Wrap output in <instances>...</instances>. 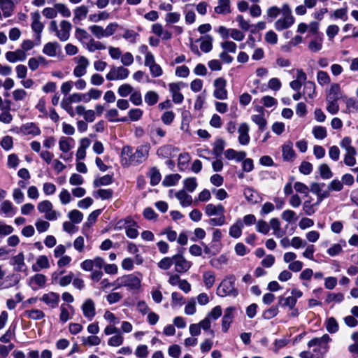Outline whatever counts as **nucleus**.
<instances>
[{
  "label": "nucleus",
  "instance_id": "3",
  "mask_svg": "<svg viewBox=\"0 0 358 358\" xmlns=\"http://www.w3.org/2000/svg\"><path fill=\"white\" fill-rule=\"evenodd\" d=\"M331 341V338L330 336L325 334L321 337H317L313 338L308 343V348H315L313 349V352H320V355H317V356H322L324 358V355L329 350V345L328 343Z\"/></svg>",
  "mask_w": 358,
  "mask_h": 358
},
{
  "label": "nucleus",
  "instance_id": "4",
  "mask_svg": "<svg viewBox=\"0 0 358 358\" xmlns=\"http://www.w3.org/2000/svg\"><path fill=\"white\" fill-rule=\"evenodd\" d=\"M234 276L224 278L217 288V294L221 297L227 295H237L238 292L234 287Z\"/></svg>",
  "mask_w": 358,
  "mask_h": 358
},
{
  "label": "nucleus",
  "instance_id": "5",
  "mask_svg": "<svg viewBox=\"0 0 358 358\" xmlns=\"http://www.w3.org/2000/svg\"><path fill=\"white\" fill-rule=\"evenodd\" d=\"M123 286L129 291H137L141 287V281L143 275L137 272L131 274H127L122 276Z\"/></svg>",
  "mask_w": 358,
  "mask_h": 358
},
{
  "label": "nucleus",
  "instance_id": "31",
  "mask_svg": "<svg viewBox=\"0 0 358 358\" xmlns=\"http://www.w3.org/2000/svg\"><path fill=\"white\" fill-rule=\"evenodd\" d=\"M341 97L340 85L338 83H333L327 94L326 99L338 101Z\"/></svg>",
  "mask_w": 358,
  "mask_h": 358
},
{
  "label": "nucleus",
  "instance_id": "33",
  "mask_svg": "<svg viewBox=\"0 0 358 358\" xmlns=\"http://www.w3.org/2000/svg\"><path fill=\"white\" fill-rule=\"evenodd\" d=\"M0 212L5 214L6 217H12L16 213V208L11 201L6 200L1 203Z\"/></svg>",
  "mask_w": 358,
  "mask_h": 358
},
{
  "label": "nucleus",
  "instance_id": "22",
  "mask_svg": "<svg viewBox=\"0 0 358 358\" xmlns=\"http://www.w3.org/2000/svg\"><path fill=\"white\" fill-rule=\"evenodd\" d=\"M205 214L208 217L215 215H220L224 214V208L221 204L215 205L213 203H208L205 206L204 208Z\"/></svg>",
  "mask_w": 358,
  "mask_h": 358
},
{
  "label": "nucleus",
  "instance_id": "2",
  "mask_svg": "<svg viewBox=\"0 0 358 358\" xmlns=\"http://www.w3.org/2000/svg\"><path fill=\"white\" fill-rule=\"evenodd\" d=\"M282 16L275 22V28L278 31H282L290 27L294 23V17L292 14V10L287 4H284L282 8Z\"/></svg>",
  "mask_w": 358,
  "mask_h": 358
},
{
  "label": "nucleus",
  "instance_id": "17",
  "mask_svg": "<svg viewBox=\"0 0 358 358\" xmlns=\"http://www.w3.org/2000/svg\"><path fill=\"white\" fill-rule=\"evenodd\" d=\"M40 301L43 302L45 305L51 308H55L58 306L60 296L59 294L54 292H49L42 295Z\"/></svg>",
  "mask_w": 358,
  "mask_h": 358
},
{
  "label": "nucleus",
  "instance_id": "34",
  "mask_svg": "<svg viewBox=\"0 0 358 358\" xmlns=\"http://www.w3.org/2000/svg\"><path fill=\"white\" fill-rule=\"evenodd\" d=\"M59 48V45L57 42H48L44 45L43 52L49 57H54L57 55Z\"/></svg>",
  "mask_w": 358,
  "mask_h": 358
},
{
  "label": "nucleus",
  "instance_id": "29",
  "mask_svg": "<svg viewBox=\"0 0 358 358\" xmlns=\"http://www.w3.org/2000/svg\"><path fill=\"white\" fill-rule=\"evenodd\" d=\"M83 46L90 52H94L96 50H103L106 48L103 43L95 41L93 38H91L87 43H85Z\"/></svg>",
  "mask_w": 358,
  "mask_h": 358
},
{
  "label": "nucleus",
  "instance_id": "35",
  "mask_svg": "<svg viewBox=\"0 0 358 358\" xmlns=\"http://www.w3.org/2000/svg\"><path fill=\"white\" fill-rule=\"evenodd\" d=\"M243 227V223L241 220H238L236 222L232 224L229 231V235L234 238H238L242 234V229Z\"/></svg>",
  "mask_w": 358,
  "mask_h": 358
},
{
  "label": "nucleus",
  "instance_id": "36",
  "mask_svg": "<svg viewBox=\"0 0 358 358\" xmlns=\"http://www.w3.org/2000/svg\"><path fill=\"white\" fill-rule=\"evenodd\" d=\"M322 46L323 38L321 36H317L309 42L308 48L312 52H317L322 49Z\"/></svg>",
  "mask_w": 358,
  "mask_h": 358
},
{
  "label": "nucleus",
  "instance_id": "53",
  "mask_svg": "<svg viewBox=\"0 0 358 358\" xmlns=\"http://www.w3.org/2000/svg\"><path fill=\"white\" fill-rule=\"evenodd\" d=\"M139 37V34L131 29H125L122 38L131 43H136L137 38Z\"/></svg>",
  "mask_w": 358,
  "mask_h": 358
},
{
  "label": "nucleus",
  "instance_id": "12",
  "mask_svg": "<svg viewBox=\"0 0 358 358\" xmlns=\"http://www.w3.org/2000/svg\"><path fill=\"white\" fill-rule=\"evenodd\" d=\"M175 271L177 273H185L192 266V262L187 260L183 255L177 254L173 255Z\"/></svg>",
  "mask_w": 358,
  "mask_h": 358
},
{
  "label": "nucleus",
  "instance_id": "39",
  "mask_svg": "<svg viewBox=\"0 0 358 358\" xmlns=\"http://www.w3.org/2000/svg\"><path fill=\"white\" fill-rule=\"evenodd\" d=\"M75 37L83 45H85V43H87V41H88L92 38L85 29L80 27L76 28Z\"/></svg>",
  "mask_w": 358,
  "mask_h": 358
},
{
  "label": "nucleus",
  "instance_id": "23",
  "mask_svg": "<svg viewBox=\"0 0 358 358\" xmlns=\"http://www.w3.org/2000/svg\"><path fill=\"white\" fill-rule=\"evenodd\" d=\"M6 59L12 63L16 62H23L27 58V54L24 52V50L17 49L15 51H8L6 53Z\"/></svg>",
  "mask_w": 358,
  "mask_h": 358
},
{
  "label": "nucleus",
  "instance_id": "59",
  "mask_svg": "<svg viewBox=\"0 0 358 358\" xmlns=\"http://www.w3.org/2000/svg\"><path fill=\"white\" fill-rule=\"evenodd\" d=\"M252 120L259 126L260 130L263 131L266 125V120L264 117V113H261L252 116Z\"/></svg>",
  "mask_w": 358,
  "mask_h": 358
},
{
  "label": "nucleus",
  "instance_id": "62",
  "mask_svg": "<svg viewBox=\"0 0 358 358\" xmlns=\"http://www.w3.org/2000/svg\"><path fill=\"white\" fill-rule=\"evenodd\" d=\"M281 218L287 222H292L296 221L297 216L294 210L287 209L282 213Z\"/></svg>",
  "mask_w": 358,
  "mask_h": 358
},
{
  "label": "nucleus",
  "instance_id": "25",
  "mask_svg": "<svg viewBox=\"0 0 358 358\" xmlns=\"http://www.w3.org/2000/svg\"><path fill=\"white\" fill-rule=\"evenodd\" d=\"M249 127L246 123H241L238 129V142L240 144L245 145L250 141V136L248 134Z\"/></svg>",
  "mask_w": 358,
  "mask_h": 358
},
{
  "label": "nucleus",
  "instance_id": "1",
  "mask_svg": "<svg viewBox=\"0 0 358 358\" xmlns=\"http://www.w3.org/2000/svg\"><path fill=\"white\" fill-rule=\"evenodd\" d=\"M48 29L50 32L55 33L61 41H66L70 37L72 24L70 22L63 20L58 25L57 21L52 20L49 23Z\"/></svg>",
  "mask_w": 358,
  "mask_h": 358
},
{
  "label": "nucleus",
  "instance_id": "11",
  "mask_svg": "<svg viewBox=\"0 0 358 358\" xmlns=\"http://www.w3.org/2000/svg\"><path fill=\"white\" fill-rule=\"evenodd\" d=\"M81 310L85 318L92 321L96 315L95 303L92 299H87L81 305Z\"/></svg>",
  "mask_w": 358,
  "mask_h": 358
},
{
  "label": "nucleus",
  "instance_id": "54",
  "mask_svg": "<svg viewBox=\"0 0 358 358\" xmlns=\"http://www.w3.org/2000/svg\"><path fill=\"white\" fill-rule=\"evenodd\" d=\"M313 134L314 137L319 140L325 138L327 136V129L322 126H315L313 128Z\"/></svg>",
  "mask_w": 358,
  "mask_h": 358
},
{
  "label": "nucleus",
  "instance_id": "57",
  "mask_svg": "<svg viewBox=\"0 0 358 358\" xmlns=\"http://www.w3.org/2000/svg\"><path fill=\"white\" fill-rule=\"evenodd\" d=\"M303 94L313 99L315 94V85L313 82L308 81L305 83Z\"/></svg>",
  "mask_w": 358,
  "mask_h": 358
},
{
  "label": "nucleus",
  "instance_id": "15",
  "mask_svg": "<svg viewBox=\"0 0 358 358\" xmlns=\"http://www.w3.org/2000/svg\"><path fill=\"white\" fill-rule=\"evenodd\" d=\"M76 59L77 65L73 69V75L76 78H80L86 74L90 62L88 59L84 56H79Z\"/></svg>",
  "mask_w": 358,
  "mask_h": 358
},
{
  "label": "nucleus",
  "instance_id": "9",
  "mask_svg": "<svg viewBox=\"0 0 358 358\" xmlns=\"http://www.w3.org/2000/svg\"><path fill=\"white\" fill-rule=\"evenodd\" d=\"M37 209L41 213L45 214L44 217L48 220H56L60 216L59 213L53 210V206L48 200L39 202Z\"/></svg>",
  "mask_w": 358,
  "mask_h": 358
},
{
  "label": "nucleus",
  "instance_id": "38",
  "mask_svg": "<svg viewBox=\"0 0 358 358\" xmlns=\"http://www.w3.org/2000/svg\"><path fill=\"white\" fill-rule=\"evenodd\" d=\"M24 315L33 320H40L45 317V313L39 309L27 310L24 312Z\"/></svg>",
  "mask_w": 358,
  "mask_h": 358
},
{
  "label": "nucleus",
  "instance_id": "63",
  "mask_svg": "<svg viewBox=\"0 0 358 358\" xmlns=\"http://www.w3.org/2000/svg\"><path fill=\"white\" fill-rule=\"evenodd\" d=\"M150 183L152 185H157L161 180V174L156 167L150 170Z\"/></svg>",
  "mask_w": 358,
  "mask_h": 358
},
{
  "label": "nucleus",
  "instance_id": "50",
  "mask_svg": "<svg viewBox=\"0 0 358 358\" xmlns=\"http://www.w3.org/2000/svg\"><path fill=\"white\" fill-rule=\"evenodd\" d=\"M357 155V150H353L351 151L345 152L344 155L343 162L345 165L348 166H353L356 164L355 156Z\"/></svg>",
  "mask_w": 358,
  "mask_h": 358
},
{
  "label": "nucleus",
  "instance_id": "21",
  "mask_svg": "<svg viewBox=\"0 0 358 358\" xmlns=\"http://www.w3.org/2000/svg\"><path fill=\"white\" fill-rule=\"evenodd\" d=\"M235 308L228 307L224 310V316L222 320V329L224 332H227L234 320V312Z\"/></svg>",
  "mask_w": 358,
  "mask_h": 358
},
{
  "label": "nucleus",
  "instance_id": "40",
  "mask_svg": "<svg viewBox=\"0 0 358 358\" xmlns=\"http://www.w3.org/2000/svg\"><path fill=\"white\" fill-rule=\"evenodd\" d=\"M270 226L273 231V235L277 238H281L285 235V231L281 229L280 223L278 218H272L270 220Z\"/></svg>",
  "mask_w": 358,
  "mask_h": 358
},
{
  "label": "nucleus",
  "instance_id": "58",
  "mask_svg": "<svg viewBox=\"0 0 358 358\" xmlns=\"http://www.w3.org/2000/svg\"><path fill=\"white\" fill-rule=\"evenodd\" d=\"M174 264L173 256L171 257H166L162 259L157 264L159 268L168 270Z\"/></svg>",
  "mask_w": 358,
  "mask_h": 358
},
{
  "label": "nucleus",
  "instance_id": "45",
  "mask_svg": "<svg viewBox=\"0 0 358 358\" xmlns=\"http://www.w3.org/2000/svg\"><path fill=\"white\" fill-rule=\"evenodd\" d=\"M123 342L124 336L121 332H119L110 337L108 340L107 344L110 347H119L122 345Z\"/></svg>",
  "mask_w": 358,
  "mask_h": 358
},
{
  "label": "nucleus",
  "instance_id": "26",
  "mask_svg": "<svg viewBox=\"0 0 358 358\" xmlns=\"http://www.w3.org/2000/svg\"><path fill=\"white\" fill-rule=\"evenodd\" d=\"M15 5L12 0H0V9L4 17H10L14 11Z\"/></svg>",
  "mask_w": 358,
  "mask_h": 358
},
{
  "label": "nucleus",
  "instance_id": "10",
  "mask_svg": "<svg viewBox=\"0 0 358 358\" xmlns=\"http://www.w3.org/2000/svg\"><path fill=\"white\" fill-rule=\"evenodd\" d=\"M74 140L70 137L62 136L59 141V150L63 152L59 157L65 161L72 158V154L66 155L73 148Z\"/></svg>",
  "mask_w": 358,
  "mask_h": 358
},
{
  "label": "nucleus",
  "instance_id": "61",
  "mask_svg": "<svg viewBox=\"0 0 358 358\" xmlns=\"http://www.w3.org/2000/svg\"><path fill=\"white\" fill-rule=\"evenodd\" d=\"M319 171L322 179L327 180L333 176L332 171L326 164H322L319 166Z\"/></svg>",
  "mask_w": 358,
  "mask_h": 358
},
{
  "label": "nucleus",
  "instance_id": "37",
  "mask_svg": "<svg viewBox=\"0 0 358 358\" xmlns=\"http://www.w3.org/2000/svg\"><path fill=\"white\" fill-rule=\"evenodd\" d=\"M82 344L85 346L92 347L100 345L101 340L96 335H91L88 336H82L80 338Z\"/></svg>",
  "mask_w": 358,
  "mask_h": 358
},
{
  "label": "nucleus",
  "instance_id": "52",
  "mask_svg": "<svg viewBox=\"0 0 358 358\" xmlns=\"http://www.w3.org/2000/svg\"><path fill=\"white\" fill-rule=\"evenodd\" d=\"M90 32L98 39L106 38L104 28L99 25H92L89 27Z\"/></svg>",
  "mask_w": 358,
  "mask_h": 358
},
{
  "label": "nucleus",
  "instance_id": "7",
  "mask_svg": "<svg viewBox=\"0 0 358 358\" xmlns=\"http://www.w3.org/2000/svg\"><path fill=\"white\" fill-rule=\"evenodd\" d=\"M31 27L34 33L36 44L38 45L41 41V34L44 29V24L41 22V17L38 11L31 13Z\"/></svg>",
  "mask_w": 358,
  "mask_h": 358
},
{
  "label": "nucleus",
  "instance_id": "47",
  "mask_svg": "<svg viewBox=\"0 0 358 358\" xmlns=\"http://www.w3.org/2000/svg\"><path fill=\"white\" fill-rule=\"evenodd\" d=\"M180 178L181 176L178 173L168 175L164 178L163 185L166 187L173 186L178 183Z\"/></svg>",
  "mask_w": 358,
  "mask_h": 358
},
{
  "label": "nucleus",
  "instance_id": "46",
  "mask_svg": "<svg viewBox=\"0 0 358 358\" xmlns=\"http://www.w3.org/2000/svg\"><path fill=\"white\" fill-rule=\"evenodd\" d=\"M203 280L205 286L207 288H210L213 286L215 281V275L213 271H206L203 274Z\"/></svg>",
  "mask_w": 358,
  "mask_h": 358
},
{
  "label": "nucleus",
  "instance_id": "18",
  "mask_svg": "<svg viewBox=\"0 0 358 358\" xmlns=\"http://www.w3.org/2000/svg\"><path fill=\"white\" fill-rule=\"evenodd\" d=\"M46 277L41 273L35 274L30 278L29 280V285L33 290H37L40 288L45 287L46 284Z\"/></svg>",
  "mask_w": 358,
  "mask_h": 358
},
{
  "label": "nucleus",
  "instance_id": "43",
  "mask_svg": "<svg viewBox=\"0 0 358 358\" xmlns=\"http://www.w3.org/2000/svg\"><path fill=\"white\" fill-rule=\"evenodd\" d=\"M21 129L25 134L38 136L41 134L40 129L34 123L24 124Z\"/></svg>",
  "mask_w": 358,
  "mask_h": 358
},
{
  "label": "nucleus",
  "instance_id": "6",
  "mask_svg": "<svg viewBox=\"0 0 358 358\" xmlns=\"http://www.w3.org/2000/svg\"><path fill=\"white\" fill-rule=\"evenodd\" d=\"M129 70L123 66H111L106 73V78L108 81L124 80L129 76Z\"/></svg>",
  "mask_w": 358,
  "mask_h": 358
},
{
  "label": "nucleus",
  "instance_id": "28",
  "mask_svg": "<svg viewBox=\"0 0 358 358\" xmlns=\"http://www.w3.org/2000/svg\"><path fill=\"white\" fill-rule=\"evenodd\" d=\"M50 267L49 259L45 255H40L36 259V263L32 265V270L35 272L41 269H48Z\"/></svg>",
  "mask_w": 358,
  "mask_h": 358
},
{
  "label": "nucleus",
  "instance_id": "8",
  "mask_svg": "<svg viewBox=\"0 0 358 358\" xmlns=\"http://www.w3.org/2000/svg\"><path fill=\"white\" fill-rule=\"evenodd\" d=\"M227 80L220 77L214 80L213 81V96L220 100H225L228 98V92L227 90Z\"/></svg>",
  "mask_w": 358,
  "mask_h": 358
},
{
  "label": "nucleus",
  "instance_id": "56",
  "mask_svg": "<svg viewBox=\"0 0 358 358\" xmlns=\"http://www.w3.org/2000/svg\"><path fill=\"white\" fill-rule=\"evenodd\" d=\"M133 87L128 83H124L119 86L117 89L118 94L122 97H126L133 92Z\"/></svg>",
  "mask_w": 358,
  "mask_h": 358
},
{
  "label": "nucleus",
  "instance_id": "60",
  "mask_svg": "<svg viewBox=\"0 0 358 358\" xmlns=\"http://www.w3.org/2000/svg\"><path fill=\"white\" fill-rule=\"evenodd\" d=\"M184 188L189 192H193L197 187V182L195 178H187L184 180Z\"/></svg>",
  "mask_w": 358,
  "mask_h": 358
},
{
  "label": "nucleus",
  "instance_id": "41",
  "mask_svg": "<svg viewBox=\"0 0 358 358\" xmlns=\"http://www.w3.org/2000/svg\"><path fill=\"white\" fill-rule=\"evenodd\" d=\"M327 331L330 334H335L339 329V324L334 317H328L325 321Z\"/></svg>",
  "mask_w": 358,
  "mask_h": 358
},
{
  "label": "nucleus",
  "instance_id": "13",
  "mask_svg": "<svg viewBox=\"0 0 358 358\" xmlns=\"http://www.w3.org/2000/svg\"><path fill=\"white\" fill-rule=\"evenodd\" d=\"M186 85L182 82L171 83L169 85V90L172 94V99L175 103H181L184 100L183 95L180 93V90Z\"/></svg>",
  "mask_w": 358,
  "mask_h": 358
},
{
  "label": "nucleus",
  "instance_id": "42",
  "mask_svg": "<svg viewBox=\"0 0 358 358\" xmlns=\"http://www.w3.org/2000/svg\"><path fill=\"white\" fill-rule=\"evenodd\" d=\"M201 43L200 44V48L201 51L204 52H209L213 48V38L210 35H206L204 37L200 38Z\"/></svg>",
  "mask_w": 358,
  "mask_h": 358
},
{
  "label": "nucleus",
  "instance_id": "55",
  "mask_svg": "<svg viewBox=\"0 0 358 358\" xmlns=\"http://www.w3.org/2000/svg\"><path fill=\"white\" fill-rule=\"evenodd\" d=\"M343 189V182L338 179H334L331 180L327 186V191H329V193L331 192H340Z\"/></svg>",
  "mask_w": 358,
  "mask_h": 358
},
{
  "label": "nucleus",
  "instance_id": "44",
  "mask_svg": "<svg viewBox=\"0 0 358 358\" xmlns=\"http://www.w3.org/2000/svg\"><path fill=\"white\" fill-rule=\"evenodd\" d=\"M243 195L248 202L251 203H255L257 202V192H255L252 188L249 187H245L243 190Z\"/></svg>",
  "mask_w": 358,
  "mask_h": 358
},
{
  "label": "nucleus",
  "instance_id": "19",
  "mask_svg": "<svg viewBox=\"0 0 358 358\" xmlns=\"http://www.w3.org/2000/svg\"><path fill=\"white\" fill-rule=\"evenodd\" d=\"M282 156L284 161L291 162L294 159L296 153L293 149V143L292 141H287L282 145Z\"/></svg>",
  "mask_w": 358,
  "mask_h": 358
},
{
  "label": "nucleus",
  "instance_id": "64",
  "mask_svg": "<svg viewBox=\"0 0 358 358\" xmlns=\"http://www.w3.org/2000/svg\"><path fill=\"white\" fill-rule=\"evenodd\" d=\"M326 101L327 104V110L332 115L336 114L339 110L338 101L332 99H326Z\"/></svg>",
  "mask_w": 358,
  "mask_h": 358
},
{
  "label": "nucleus",
  "instance_id": "49",
  "mask_svg": "<svg viewBox=\"0 0 358 358\" xmlns=\"http://www.w3.org/2000/svg\"><path fill=\"white\" fill-rule=\"evenodd\" d=\"M145 102L148 106H153L159 101V95L155 91H148L144 96Z\"/></svg>",
  "mask_w": 358,
  "mask_h": 358
},
{
  "label": "nucleus",
  "instance_id": "27",
  "mask_svg": "<svg viewBox=\"0 0 358 358\" xmlns=\"http://www.w3.org/2000/svg\"><path fill=\"white\" fill-rule=\"evenodd\" d=\"M217 14L227 15L231 12L230 0H217V6L214 8Z\"/></svg>",
  "mask_w": 358,
  "mask_h": 358
},
{
  "label": "nucleus",
  "instance_id": "30",
  "mask_svg": "<svg viewBox=\"0 0 358 358\" xmlns=\"http://www.w3.org/2000/svg\"><path fill=\"white\" fill-rule=\"evenodd\" d=\"M176 197L182 207L189 206L192 203V197L185 190L181 189L176 193Z\"/></svg>",
  "mask_w": 358,
  "mask_h": 358
},
{
  "label": "nucleus",
  "instance_id": "16",
  "mask_svg": "<svg viewBox=\"0 0 358 358\" xmlns=\"http://www.w3.org/2000/svg\"><path fill=\"white\" fill-rule=\"evenodd\" d=\"M325 186L324 183L312 182L310 184V191L317 195V201L316 204H319L323 199L330 196L329 191L322 190V188Z\"/></svg>",
  "mask_w": 358,
  "mask_h": 358
},
{
  "label": "nucleus",
  "instance_id": "24",
  "mask_svg": "<svg viewBox=\"0 0 358 358\" xmlns=\"http://www.w3.org/2000/svg\"><path fill=\"white\" fill-rule=\"evenodd\" d=\"M10 265L13 266L15 271H22L25 270L24 256L22 252L13 257L10 260Z\"/></svg>",
  "mask_w": 358,
  "mask_h": 358
},
{
  "label": "nucleus",
  "instance_id": "14",
  "mask_svg": "<svg viewBox=\"0 0 358 358\" xmlns=\"http://www.w3.org/2000/svg\"><path fill=\"white\" fill-rule=\"evenodd\" d=\"M149 146L140 145L138 146L135 152L131 155V164H138L144 162L148 156Z\"/></svg>",
  "mask_w": 358,
  "mask_h": 358
},
{
  "label": "nucleus",
  "instance_id": "20",
  "mask_svg": "<svg viewBox=\"0 0 358 358\" xmlns=\"http://www.w3.org/2000/svg\"><path fill=\"white\" fill-rule=\"evenodd\" d=\"M89 8L85 5H81L73 10V22L74 24H79L84 20L88 14Z\"/></svg>",
  "mask_w": 358,
  "mask_h": 358
},
{
  "label": "nucleus",
  "instance_id": "51",
  "mask_svg": "<svg viewBox=\"0 0 358 358\" xmlns=\"http://www.w3.org/2000/svg\"><path fill=\"white\" fill-rule=\"evenodd\" d=\"M118 115H119V112L117 109L111 108L106 112V117L110 122H125V121H127L126 117H122V118L118 119L117 118Z\"/></svg>",
  "mask_w": 358,
  "mask_h": 358
},
{
  "label": "nucleus",
  "instance_id": "48",
  "mask_svg": "<svg viewBox=\"0 0 358 358\" xmlns=\"http://www.w3.org/2000/svg\"><path fill=\"white\" fill-rule=\"evenodd\" d=\"M225 146V141L222 138H217L213 144V153L216 157L221 156Z\"/></svg>",
  "mask_w": 358,
  "mask_h": 358
},
{
  "label": "nucleus",
  "instance_id": "32",
  "mask_svg": "<svg viewBox=\"0 0 358 358\" xmlns=\"http://www.w3.org/2000/svg\"><path fill=\"white\" fill-rule=\"evenodd\" d=\"M70 311L73 313L74 308L72 306L69 305V306H65L64 304H62L60 306V314H59V320L62 323L66 322L69 320L72 317L73 313L71 314Z\"/></svg>",
  "mask_w": 358,
  "mask_h": 358
}]
</instances>
